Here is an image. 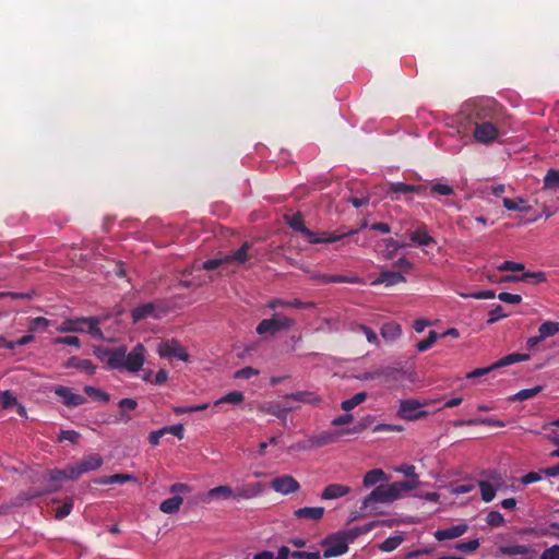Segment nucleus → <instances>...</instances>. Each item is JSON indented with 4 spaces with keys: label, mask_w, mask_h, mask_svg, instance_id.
<instances>
[{
    "label": "nucleus",
    "mask_w": 559,
    "mask_h": 559,
    "mask_svg": "<svg viewBox=\"0 0 559 559\" xmlns=\"http://www.w3.org/2000/svg\"><path fill=\"white\" fill-rule=\"evenodd\" d=\"M472 115L474 140H497L507 132V111L495 99L474 102Z\"/></svg>",
    "instance_id": "nucleus-2"
},
{
    "label": "nucleus",
    "mask_w": 559,
    "mask_h": 559,
    "mask_svg": "<svg viewBox=\"0 0 559 559\" xmlns=\"http://www.w3.org/2000/svg\"><path fill=\"white\" fill-rule=\"evenodd\" d=\"M182 501H183L182 497L176 495L171 498L164 500L159 504V510L166 514H174L179 511L180 506L182 504Z\"/></svg>",
    "instance_id": "nucleus-36"
},
{
    "label": "nucleus",
    "mask_w": 559,
    "mask_h": 559,
    "mask_svg": "<svg viewBox=\"0 0 559 559\" xmlns=\"http://www.w3.org/2000/svg\"><path fill=\"white\" fill-rule=\"evenodd\" d=\"M400 370L393 367H382L373 371L362 373L359 379L364 381L383 379L384 382H395L399 380Z\"/></svg>",
    "instance_id": "nucleus-12"
},
{
    "label": "nucleus",
    "mask_w": 559,
    "mask_h": 559,
    "mask_svg": "<svg viewBox=\"0 0 559 559\" xmlns=\"http://www.w3.org/2000/svg\"><path fill=\"white\" fill-rule=\"evenodd\" d=\"M478 486L480 488L481 499L485 502H489L495 498L497 490L495 489L493 485H491L489 481L480 480L478 483Z\"/></svg>",
    "instance_id": "nucleus-44"
},
{
    "label": "nucleus",
    "mask_w": 559,
    "mask_h": 559,
    "mask_svg": "<svg viewBox=\"0 0 559 559\" xmlns=\"http://www.w3.org/2000/svg\"><path fill=\"white\" fill-rule=\"evenodd\" d=\"M542 391H543V386L542 385H536V386L531 388V389H524V390L519 391L513 396H511L510 401H524V400H528V399H532V397L536 396Z\"/></svg>",
    "instance_id": "nucleus-42"
},
{
    "label": "nucleus",
    "mask_w": 559,
    "mask_h": 559,
    "mask_svg": "<svg viewBox=\"0 0 559 559\" xmlns=\"http://www.w3.org/2000/svg\"><path fill=\"white\" fill-rule=\"evenodd\" d=\"M439 334L436 331H430L427 338H424L416 344V348L419 352H425L436 343Z\"/></svg>",
    "instance_id": "nucleus-54"
},
{
    "label": "nucleus",
    "mask_w": 559,
    "mask_h": 559,
    "mask_svg": "<svg viewBox=\"0 0 559 559\" xmlns=\"http://www.w3.org/2000/svg\"><path fill=\"white\" fill-rule=\"evenodd\" d=\"M295 324V320L275 312L272 318L262 320L257 326V333L260 335H275L280 331H288Z\"/></svg>",
    "instance_id": "nucleus-5"
},
{
    "label": "nucleus",
    "mask_w": 559,
    "mask_h": 559,
    "mask_svg": "<svg viewBox=\"0 0 559 559\" xmlns=\"http://www.w3.org/2000/svg\"><path fill=\"white\" fill-rule=\"evenodd\" d=\"M406 280L400 273L395 271H382L379 277L372 283L373 285L384 283L388 286L396 285L399 283H404Z\"/></svg>",
    "instance_id": "nucleus-30"
},
{
    "label": "nucleus",
    "mask_w": 559,
    "mask_h": 559,
    "mask_svg": "<svg viewBox=\"0 0 559 559\" xmlns=\"http://www.w3.org/2000/svg\"><path fill=\"white\" fill-rule=\"evenodd\" d=\"M414 185H407L403 182H392L389 186V193H413Z\"/></svg>",
    "instance_id": "nucleus-60"
},
{
    "label": "nucleus",
    "mask_w": 559,
    "mask_h": 559,
    "mask_svg": "<svg viewBox=\"0 0 559 559\" xmlns=\"http://www.w3.org/2000/svg\"><path fill=\"white\" fill-rule=\"evenodd\" d=\"M321 546L325 548L323 551L324 558L338 557L348 550L346 537L341 532L324 538L321 542Z\"/></svg>",
    "instance_id": "nucleus-7"
},
{
    "label": "nucleus",
    "mask_w": 559,
    "mask_h": 559,
    "mask_svg": "<svg viewBox=\"0 0 559 559\" xmlns=\"http://www.w3.org/2000/svg\"><path fill=\"white\" fill-rule=\"evenodd\" d=\"M245 400V395L240 391H231L221 399H218L214 404L219 405L222 403H229V404H240Z\"/></svg>",
    "instance_id": "nucleus-43"
},
{
    "label": "nucleus",
    "mask_w": 559,
    "mask_h": 559,
    "mask_svg": "<svg viewBox=\"0 0 559 559\" xmlns=\"http://www.w3.org/2000/svg\"><path fill=\"white\" fill-rule=\"evenodd\" d=\"M352 491L350 487L341 484H331L328 485L323 491L321 492V499L323 500H333L338 499L348 495Z\"/></svg>",
    "instance_id": "nucleus-25"
},
{
    "label": "nucleus",
    "mask_w": 559,
    "mask_h": 559,
    "mask_svg": "<svg viewBox=\"0 0 559 559\" xmlns=\"http://www.w3.org/2000/svg\"><path fill=\"white\" fill-rule=\"evenodd\" d=\"M251 248V245L250 242L246 241L242 243V246L236 250L235 252L230 253V254H227L225 255V262L226 263H230V262H237V263H245L248 259V250Z\"/></svg>",
    "instance_id": "nucleus-35"
},
{
    "label": "nucleus",
    "mask_w": 559,
    "mask_h": 559,
    "mask_svg": "<svg viewBox=\"0 0 559 559\" xmlns=\"http://www.w3.org/2000/svg\"><path fill=\"white\" fill-rule=\"evenodd\" d=\"M539 559H559V545L545 549Z\"/></svg>",
    "instance_id": "nucleus-64"
},
{
    "label": "nucleus",
    "mask_w": 559,
    "mask_h": 559,
    "mask_svg": "<svg viewBox=\"0 0 559 559\" xmlns=\"http://www.w3.org/2000/svg\"><path fill=\"white\" fill-rule=\"evenodd\" d=\"M107 317H88V318H85V317H81V318H78V321H81L80 324H84L86 325L87 328L85 329V331L91 334L92 337L94 338H97V340H103L104 338V333L103 331L99 329V324L106 319Z\"/></svg>",
    "instance_id": "nucleus-18"
},
{
    "label": "nucleus",
    "mask_w": 559,
    "mask_h": 559,
    "mask_svg": "<svg viewBox=\"0 0 559 559\" xmlns=\"http://www.w3.org/2000/svg\"><path fill=\"white\" fill-rule=\"evenodd\" d=\"M539 338L544 341L559 333V322L546 321L538 328Z\"/></svg>",
    "instance_id": "nucleus-38"
},
{
    "label": "nucleus",
    "mask_w": 559,
    "mask_h": 559,
    "mask_svg": "<svg viewBox=\"0 0 559 559\" xmlns=\"http://www.w3.org/2000/svg\"><path fill=\"white\" fill-rule=\"evenodd\" d=\"M543 283L546 281V274L542 271L538 272H525L520 275V282Z\"/></svg>",
    "instance_id": "nucleus-59"
},
{
    "label": "nucleus",
    "mask_w": 559,
    "mask_h": 559,
    "mask_svg": "<svg viewBox=\"0 0 559 559\" xmlns=\"http://www.w3.org/2000/svg\"><path fill=\"white\" fill-rule=\"evenodd\" d=\"M401 332V326L395 322H388L381 328V336L388 341L396 340Z\"/></svg>",
    "instance_id": "nucleus-37"
},
{
    "label": "nucleus",
    "mask_w": 559,
    "mask_h": 559,
    "mask_svg": "<svg viewBox=\"0 0 559 559\" xmlns=\"http://www.w3.org/2000/svg\"><path fill=\"white\" fill-rule=\"evenodd\" d=\"M271 487L276 492L288 495L299 490V483L290 475H284L280 477H275L271 481Z\"/></svg>",
    "instance_id": "nucleus-13"
},
{
    "label": "nucleus",
    "mask_w": 559,
    "mask_h": 559,
    "mask_svg": "<svg viewBox=\"0 0 559 559\" xmlns=\"http://www.w3.org/2000/svg\"><path fill=\"white\" fill-rule=\"evenodd\" d=\"M127 481H136V477L130 474H115L94 479V483L98 485L123 484Z\"/></svg>",
    "instance_id": "nucleus-31"
},
{
    "label": "nucleus",
    "mask_w": 559,
    "mask_h": 559,
    "mask_svg": "<svg viewBox=\"0 0 559 559\" xmlns=\"http://www.w3.org/2000/svg\"><path fill=\"white\" fill-rule=\"evenodd\" d=\"M416 488L415 481H395L377 486L362 501V510L373 503H392L400 499L404 492Z\"/></svg>",
    "instance_id": "nucleus-3"
},
{
    "label": "nucleus",
    "mask_w": 559,
    "mask_h": 559,
    "mask_svg": "<svg viewBox=\"0 0 559 559\" xmlns=\"http://www.w3.org/2000/svg\"><path fill=\"white\" fill-rule=\"evenodd\" d=\"M396 472L404 474L407 478H409L408 481H415L416 487L418 486V475L415 472V466L411 464H402L401 466L395 468Z\"/></svg>",
    "instance_id": "nucleus-55"
},
{
    "label": "nucleus",
    "mask_w": 559,
    "mask_h": 559,
    "mask_svg": "<svg viewBox=\"0 0 559 559\" xmlns=\"http://www.w3.org/2000/svg\"><path fill=\"white\" fill-rule=\"evenodd\" d=\"M107 317H88V318H85V317H81V318H78V321H81L80 324H84L86 325L87 328L85 329V331L91 334L92 337L94 338H97V340H103L104 338V333L103 331L99 329V324L106 319Z\"/></svg>",
    "instance_id": "nucleus-19"
},
{
    "label": "nucleus",
    "mask_w": 559,
    "mask_h": 559,
    "mask_svg": "<svg viewBox=\"0 0 559 559\" xmlns=\"http://www.w3.org/2000/svg\"><path fill=\"white\" fill-rule=\"evenodd\" d=\"M107 317H88V318H85V317H81V318H78V321H81L80 324H84L86 325L87 328L85 329V331L91 334L92 337L94 338H97V340H103L104 338V333L103 331L99 329V324L106 319Z\"/></svg>",
    "instance_id": "nucleus-17"
},
{
    "label": "nucleus",
    "mask_w": 559,
    "mask_h": 559,
    "mask_svg": "<svg viewBox=\"0 0 559 559\" xmlns=\"http://www.w3.org/2000/svg\"><path fill=\"white\" fill-rule=\"evenodd\" d=\"M66 367L76 368L86 371L88 374H94L96 367L90 359H80L78 357H71L68 359Z\"/></svg>",
    "instance_id": "nucleus-33"
},
{
    "label": "nucleus",
    "mask_w": 559,
    "mask_h": 559,
    "mask_svg": "<svg viewBox=\"0 0 559 559\" xmlns=\"http://www.w3.org/2000/svg\"><path fill=\"white\" fill-rule=\"evenodd\" d=\"M486 522L490 526L499 527V526H502L504 524V518L498 511H490L487 514Z\"/></svg>",
    "instance_id": "nucleus-62"
},
{
    "label": "nucleus",
    "mask_w": 559,
    "mask_h": 559,
    "mask_svg": "<svg viewBox=\"0 0 559 559\" xmlns=\"http://www.w3.org/2000/svg\"><path fill=\"white\" fill-rule=\"evenodd\" d=\"M472 115L474 140H497L507 132V111L495 99L474 102Z\"/></svg>",
    "instance_id": "nucleus-1"
},
{
    "label": "nucleus",
    "mask_w": 559,
    "mask_h": 559,
    "mask_svg": "<svg viewBox=\"0 0 559 559\" xmlns=\"http://www.w3.org/2000/svg\"><path fill=\"white\" fill-rule=\"evenodd\" d=\"M262 483H253L234 489L233 498L251 499L259 496L263 491Z\"/></svg>",
    "instance_id": "nucleus-23"
},
{
    "label": "nucleus",
    "mask_w": 559,
    "mask_h": 559,
    "mask_svg": "<svg viewBox=\"0 0 559 559\" xmlns=\"http://www.w3.org/2000/svg\"><path fill=\"white\" fill-rule=\"evenodd\" d=\"M267 307L270 309H275L277 307H293V308H297V309H313V308H316V304L312 301L304 302L299 299H294L292 301H288V300L275 298V299H272L267 304Z\"/></svg>",
    "instance_id": "nucleus-28"
},
{
    "label": "nucleus",
    "mask_w": 559,
    "mask_h": 559,
    "mask_svg": "<svg viewBox=\"0 0 559 559\" xmlns=\"http://www.w3.org/2000/svg\"><path fill=\"white\" fill-rule=\"evenodd\" d=\"M322 507H305L294 511V515L298 520H309L313 522L320 521L324 515Z\"/></svg>",
    "instance_id": "nucleus-21"
},
{
    "label": "nucleus",
    "mask_w": 559,
    "mask_h": 559,
    "mask_svg": "<svg viewBox=\"0 0 559 559\" xmlns=\"http://www.w3.org/2000/svg\"><path fill=\"white\" fill-rule=\"evenodd\" d=\"M118 405L122 411L120 418L124 421H129L131 419V417L126 414V411L135 409L138 406V402L133 399L126 397V399L120 400Z\"/></svg>",
    "instance_id": "nucleus-46"
},
{
    "label": "nucleus",
    "mask_w": 559,
    "mask_h": 559,
    "mask_svg": "<svg viewBox=\"0 0 559 559\" xmlns=\"http://www.w3.org/2000/svg\"><path fill=\"white\" fill-rule=\"evenodd\" d=\"M544 188L557 190L559 189V169L551 168L544 177Z\"/></svg>",
    "instance_id": "nucleus-40"
},
{
    "label": "nucleus",
    "mask_w": 559,
    "mask_h": 559,
    "mask_svg": "<svg viewBox=\"0 0 559 559\" xmlns=\"http://www.w3.org/2000/svg\"><path fill=\"white\" fill-rule=\"evenodd\" d=\"M81 321L76 319H69L62 323V325L58 329L60 332H85V328L80 326Z\"/></svg>",
    "instance_id": "nucleus-57"
},
{
    "label": "nucleus",
    "mask_w": 559,
    "mask_h": 559,
    "mask_svg": "<svg viewBox=\"0 0 559 559\" xmlns=\"http://www.w3.org/2000/svg\"><path fill=\"white\" fill-rule=\"evenodd\" d=\"M155 309L156 307L153 302H146L135 307L131 310V318L133 323H138L139 321L150 317L158 319L159 316L156 314Z\"/></svg>",
    "instance_id": "nucleus-20"
},
{
    "label": "nucleus",
    "mask_w": 559,
    "mask_h": 559,
    "mask_svg": "<svg viewBox=\"0 0 559 559\" xmlns=\"http://www.w3.org/2000/svg\"><path fill=\"white\" fill-rule=\"evenodd\" d=\"M366 399H367L366 392L356 393L353 397L343 401L341 404V407L343 411L348 412V411L353 409L354 407H356L357 405L365 402Z\"/></svg>",
    "instance_id": "nucleus-41"
},
{
    "label": "nucleus",
    "mask_w": 559,
    "mask_h": 559,
    "mask_svg": "<svg viewBox=\"0 0 559 559\" xmlns=\"http://www.w3.org/2000/svg\"><path fill=\"white\" fill-rule=\"evenodd\" d=\"M411 240L418 246H429L435 242V239L428 235L425 228L413 231L411 234Z\"/></svg>",
    "instance_id": "nucleus-39"
},
{
    "label": "nucleus",
    "mask_w": 559,
    "mask_h": 559,
    "mask_svg": "<svg viewBox=\"0 0 559 559\" xmlns=\"http://www.w3.org/2000/svg\"><path fill=\"white\" fill-rule=\"evenodd\" d=\"M403 540V536H391L380 544V549L383 551H392L396 549Z\"/></svg>",
    "instance_id": "nucleus-52"
},
{
    "label": "nucleus",
    "mask_w": 559,
    "mask_h": 559,
    "mask_svg": "<svg viewBox=\"0 0 559 559\" xmlns=\"http://www.w3.org/2000/svg\"><path fill=\"white\" fill-rule=\"evenodd\" d=\"M528 359H530V355H527V354H518V353L509 354V355L504 356L503 358L499 359L498 361H496L495 364H492L491 366L484 367V368H477V369L468 372L466 374V378L472 379V378L483 377L485 374H488L490 371H492L495 369L506 367V366H509V365H512V364L519 362V361H526Z\"/></svg>",
    "instance_id": "nucleus-6"
},
{
    "label": "nucleus",
    "mask_w": 559,
    "mask_h": 559,
    "mask_svg": "<svg viewBox=\"0 0 559 559\" xmlns=\"http://www.w3.org/2000/svg\"><path fill=\"white\" fill-rule=\"evenodd\" d=\"M73 508V498L68 497L63 504L56 510L55 518L57 520H62L71 513Z\"/></svg>",
    "instance_id": "nucleus-58"
},
{
    "label": "nucleus",
    "mask_w": 559,
    "mask_h": 559,
    "mask_svg": "<svg viewBox=\"0 0 559 559\" xmlns=\"http://www.w3.org/2000/svg\"><path fill=\"white\" fill-rule=\"evenodd\" d=\"M484 476H486L487 481H489L491 485H493L496 490H499L501 488L506 487V481L503 477L496 471H489L484 473Z\"/></svg>",
    "instance_id": "nucleus-48"
},
{
    "label": "nucleus",
    "mask_w": 559,
    "mask_h": 559,
    "mask_svg": "<svg viewBox=\"0 0 559 559\" xmlns=\"http://www.w3.org/2000/svg\"><path fill=\"white\" fill-rule=\"evenodd\" d=\"M258 409L262 413L270 414L275 416L283 421V425H286V414L292 412L293 408H282V406L277 403L270 402L259 405Z\"/></svg>",
    "instance_id": "nucleus-27"
},
{
    "label": "nucleus",
    "mask_w": 559,
    "mask_h": 559,
    "mask_svg": "<svg viewBox=\"0 0 559 559\" xmlns=\"http://www.w3.org/2000/svg\"><path fill=\"white\" fill-rule=\"evenodd\" d=\"M357 231H358L357 229H348V230H343V231L317 234L318 239L321 240L318 243H332V242L343 239L346 236L354 235Z\"/></svg>",
    "instance_id": "nucleus-34"
},
{
    "label": "nucleus",
    "mask_w": 559,
    "mask_h": 559,
    "mask_svg": "<svg viewBox=\"0 0 559 559\" xmlns=\"http://www.w3.org/2000/svg\"><path fill=\"white\" fill-rule=\"evenodd\" d=\"M76 467L74 476H81L84 473L96 471L103 465V457L99 454H90L74 464Z\"/></svg>",
    "instance_id": "nucleus-15"
},
{
    "label": "nucleus",
    "mask_w": 559,
    "mask_h": 559,
    "mask_svg": "<svg viewBox=\"0 0 559 559\" xmlns=\"http://www.w3.org/2000/svg\"><path fill=\"white\" fill-rule=\"evenodd\" d=\"M468 526L466 524H457L444 530H438L435 532V538L437 540L454 539L466 533Z\"/></svg>",
    "instance_id": "nucleus-24"
},
{
    "label": "nucleus",
    "mask_w": 559,
    "mask_h": 559,
    "mask_svg": "<svg viewBox=\"0 0 559 559\" xmlns=\"http://www.w3.org/2000/svg\"><path fill=\"white\" fill-rule=\"evenodd\" d=\"M157 353L162 358L175 357L182 361L189 359L186 348L175 338L160 342L157 346Z\"/></svg>",
    "instance_id": "nucleus-8"
},
{
    "label": "nucleus",
    "mask_w": 559,
    "mask_h": 559,
    "mask_svg": "<svg viewBox=\"0 0 559 559\" xmlns=\"http://www.w3.org/2000/svg\"><path fill=\"white\" fill-rule=\"evenodd\" d=\"M388 479V475L381 468H373L366 473L362 479V485L364 487L369 488Z\"/></svg>",
    "instance_id": "nucleus-32"
},
{
    "label": "nucleus",
    "mask_w": 559,
    "mask_h": 559,
    "mask_svg": "<svg viewBox=\"0 0 559 559\" xmlns=\"http://www.w3.org/2000/svg\"><path fill=\"white\" fill-rule=\"evenodd\" d=\"M53 392L68 407H75L86 402V399L83 395L74 393L72 389L64 385H57L53 389Z\"/></svg>",
    "instance_id": "nucleus-14"
},
{
    "label": "nucleus",
    "mask_w": 559,
    "mask_h": 559,
    "mask_svg": "<svg viewBox=\"0 0 559 559\" xmlns=\"http://www.w3.org/2000/svg\"><path fill=\"white\" fill-rule=\"evenodd\" d=\"M373 420L374 418L372 416L364 417L352 428L344 429L345 433H360L366 430L373 423Z\"/></svg>",
    "instance_id": "nucleus-49"
},
{
    "label": "nucleus",
    "mask_w": 559,
    "mask_h": 559,
    "mask_svg": "<svg viewBox=\"0 0 559 559\" xmlns=\"http://www.w3.org/2000/svg\"><path fill=\"white\" fill-rule=\"evenodd\" d=\"M292 557L295 559H321L320 551H293Z\"/></svg>",
    "instance_id": "nucleus-63"
},
{
    "label": "nucleus",
    "mask_w": 559,
    "mask_h": 559,
    "mask_svg": "<svg viewBox=\"0 0 559 559\" xmlns=\"http://www.w3.org/2000/svg\"><path fill=\"white\" fill-rule=\"evenodd\" d=\"M283 397L285 400H293L309 405H319L322 401L319 395L310 391H298L294 393H287Z\"/></svg>",
    "instance_id": "nucleus-26"
},
{
    "label": "nucleus",
    "mask_w": 559,
    "mask_h": 559,
    "mask_svg": "<svg viewBox=\"0 0 559 559\" xmlns=\"http://www.w3.org/2000/svg\"><path fill=\"white\" fill-rule=\"evenodd\" d=\"M119 354H122V358H119L121 361L118 369L136 372L142 368L145 361V347L141 343L136 344L129 354H127V348L124 346H120Z\"/></svg>",
    "instance_id": "nucleus-4"
},
{
    "label": "nucleus",
    "mask_w": 559,
    "mask_h": 559,
    "mask_svg": "<svg viewBox=\"0 0 559 559\" xmlns=\"http://www.w3.org/2000/svg\"><path fill=\"white\" fill-rule=\"evenodd\" d=\"M314 449V444L311 437H308L304 440H300L294 444H292L287 450L289 452H300L308 451Z\"/></svg>",
    "instance_id": "nucleus-53"
},
{
    "label": "nucleus",
    "mask_w": 559,
    "mask_h": 559,
    "mask_svg": "<svg viewBox=\"0 0 559 559\" xmlns=\"http://www.w3.org/2000/svg\"><path fill=\"white\" fill-rule=\"evenodd\" d=\"M94 355L103 362H105L110 369L119 368V364L122 358V354H119V347L117 348H108L98 346L94 349Z\"/></svg>",
    "instance_id": "nucleus-11"
},
{
    "label": "nucleus",
    "mask_w": 559,
    "mask_h": 559,
    "mask_svg": "<svg viewBox=\"0 0 559 559\" xmlns=\"http://www.w3.org/2000/svg\"><path fill=\"white\" fill-rule=\"evenodd\" d=\"M344 435L345 430L341 429L334 432H322L318 436H312L311 438L314 444V449H318L337 441V439Z\"/></svg>",
    "instance_id": "nucleus-29"
},
{
    "label": "nucleus",
    "mask_w": 559,
    "mask_h": 559,
    "mask_svg": "<svg viewBox=\"0 0 559 559\" xmlns=\"http://www.w3.org/2000/svg\"><path fill=\"white\" fill-rule=\"evenodd\" d=\"M284 219L292 229L302 234L310 243H318L321 241L318 239V235L316 233L311 231L305 226L304 216L300 212L294 213L292 215H284Z\"/></svg>",
    "instance_id": "nucleus-10"
},
{
    "label": "nucleus",
    "mask_w": 559,
    "mask_h": 559,
    "mask_svg": "<svg viewBox=\"0 0 559 559\" xmlns=\"http://www.w3.org/2000/svg\"><path fill=\"white\" fill-rule=\"evenodd\" d=\"M522 204H524V200L522 198L503 199V205L509 211L528 212L531 210V206H521Z\"/></svg>",
    "instance_id": "nucleus-45"
},
{
    "label": "nucleus",
    "mask_w": 559,
    "mask_h": 559,
    "mask_svg": "<svg viewBox=\"0 0 559 559\" xmlns=\"http://www.w3.org/2000/svg\"><path fill=\"white\" fill-rule=\"evenodd\" d=\"M57 490H59L58 486H53L51 488H45V489L33 488L27 491H22L12 500V506L22 507L26 501H29L37 497H41L47 493L55 492Z\"/></svg>",
    "instance_id": "nucleus-16"
},
{
    "label": "nucleus",
    "mask_w": 559,
    "mask_h": 559,
    "mask_svg": "<svg viewBox=\"0 0 559 559\" xmlns=\"http://www.w3.org/2000/svg\"><path fill=\"white\" fill-rule=\"evenodd\" d=\"M234 495V489L229 486H217V487H214L212 489H210L209 491L200 495L199 499L200 501L204 502V503H209L211 499L213 498H223V499H228V498H231Z\"/></svg>",
    "instance_id": "nucleus-22"
},
{
    "label": "nucleus",
    "mask_w": 559,
    "mask_h": 559,
    "mask_svg": "<svg viewBox=\"0 0 559 559\" xmlns=\"http://www.w3.org/2000/svg\"><path fill=\"white\" fill-rule=\"evenodd\" d=\"M359 277L357 276H344V275H322V283H358Z\"/></svg>",
    "instance_id": "nucleus-47"
},
{
    "label": "nucleus",
    "mask_w": 559,
    "mask_h": 559,
    "mask_svg": "<svg viewBox=\"0 0 559 559\" xmlns=\"http://www.w3.org/2000/svg\"><path fill=\"white\" fill-rule=\"evenodd\" d=\"M376 526V522H371L365 526L361 527H355L349 530L348 532H343L342 535L346 537L347 539H355L358 535L368 533L370 530H372Z\"/></svg>",
    "instance_id": "nucleus-50"
},
{
    "label": "nucleus",
    "mask_w": 559,
    "mask_h": 559,
    "mask_svg": "<svg viewBox=\"0 0 559 559\" xmlns=\"http://www.w3.org/2000/svg\"><path fill=\"white\" fill-rule=\"evenodd\" d=\"M423 404L417 400H403L400 403L397 415L406 420H415L424 418L428 415V412L421 411Z\"/></svg>",
    "instance_id": "nucleus-9"
},
{
    "label": "nucleus",
    "mask_w": 559,
    "mask_h": 559,
    "mask_svg": "<svg viewBox=\"0 0 559 559\" xmlns=\"http://www.w3.org/2000/svg\"><path fill=\"white\" fill-rule=\"evenodd\" d=\"M16 404V397L10 391H4L0 393V405L2 406V408L9 409Z\"/></svg>",
    "instance_id": "nucleus-61"
},
{
    "label": "nucleus",
    "mask_w": 559,
    "mask_h": 559,
    "mask_svg": "<svg viewBox=\"0 0 559 559\" xmlns=\"http://www.w3.org/2000/svg\"><path fill=\"white\" fill-rule=\"evenodd\" d=\"M499 552L509 556L526 555L528 552V547L525 545L501 546L499 547Z\"/></svg>",
    "instance_id": "nucleus-51"
},
{
    "label": "nucleus",
    "mask_w": 559,
    "mask_h": 559,
    "mask_svg": "<svg viewBox=\"0 0 559 559\" xmlns=\"http://www.w3.org/2000/svg\"><path fill=\"white\" fill-rule=\"evenodd\" d=\"M84 392L90 396V397H93V399H98V400H102L104 401L105 403H108L109 400H110V396L108 393L95 388V386H92V385H85L84 386Z\"/></svg>",
    "instance_id": "nucleus-56"
}]
</instances>
